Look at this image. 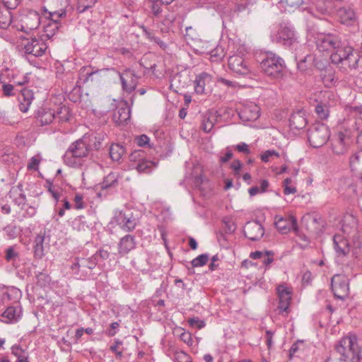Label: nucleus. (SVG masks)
<instances>
[{"instance_id":"obj_7","label":"nucleus","mask_w":362,"mask_h":362,"mask_svg":"<svg viewBox=\"0 0 362 362\" xmlns=\"http://www.w3.org/2000/svg\"><path fill=\"white\" fill-rule=\"evenodd\" d=\"M18 47L19 50L24 54L35 57L42 56L48 47L43 39L36 37L22 40Z\"/></svg>"},{"instance_id":"obj_59","label":"nucleus","mask_w":362,"mask_h":362,"mask_svg":"<svg viewBox=\"0 0 362 362\" xmlns=\"http://www.w3.org/2000/svg\"><path fill=\"white\" fill-rule=\"evenodd\" d=\"M1 90L3 91V94L5 96H12L15 95L14 86L12 84L9 83H2Z\"/></svg>"},{"instance_id":"obj_19","label":"nucleus","mask_w":362,"mask_h":362,"mask_svg":"<svg viewBox=\"0 0 362 362\" xmlns=\"http://www.w3.org/2000/svg\"><path fill=\"white\" fill-rule=\"evenodd\" d=\"M23 315L22 307L17 303L8 306L2 313V321L6 323H15L19 321Z\"/></svg>"},{"instance_id":"obj_34","label":"nucleus","mask_w":362,"mask_h":362,"mask_svg":"<svg viewBox=\"0 0 362 362\" xmlns=\"http://www.w3.org/2000/svg\"><path fill=\"white\" fill-rule=\"evenodd\" d=\"M338 16L342 24H349L355 18L354 11L351 8H341L338 10Z\"/></svg>"},{"instance_id":"obj_12","label":"nucleus","mask_w":362,"mask_h":362,"mask_svg":"<svg viewBox=\"0 0 362 362\" xmlns=\"http://www.w3.org/2000/svg\"><path fill=\"white\" fill-rule=\"evenodd\" d=\"M276 42L290 47L296 42L295 33L292 28L287 25H281L276 35Z\"/></svg>"},{"instance_id":"obj_2","label":"nucleus","mask_w":362,"mask_h":362,"mask_svg":"<svg viewBox=\"0 0 362 362\" xmlns=\"http://www.w3.org/2000/svg\"><path fill=\"white\" fill-rule=\"evenodd\" d=\"M86 139V138L82 136L69 145L63 157L66 165L76 168L83 165V158H86L90 152Z\"/></svg>"},{"instance_id":"obj_15","label":"nucleus","mask_w":362,"mask_h":362,"mask_svg":"<svg viewBox=\"0 0 362 362\" xmlns=\"http://www.w3.org/2000/svg\"><path fill=\"white\" fill-rule=\"evenodd\" d=\"M243 233L248 239L257 241L264 235V229L259 221H249L244 226Z\"/></svg>"},{"instance_id":"obj_20","label":"nucleus","mask_w":362,"mask_h":362,"mask_svg":"<svg viewBox=\"0 0 362 362\" xmlns=\"http://www.w3.org/2000/svg\"><path fill=\"white\" fill-rule=\"evenodd\" d=\"M339 192L346 198L356 196V186L351 178H342L339 181Z\"/></svg>"},{"instance_id":"obj_50","label":"nucleus","mask_w":362,"mask_h":362,"mask_svg":"<svg viewBox=\"0 0 362 362\" xmlns=\"http://www.w3.org/2000/svg\"><path fill=\"white\" fill-rule=\"evenodd\" d=\"M16 249V245L10 246L6 249L5 259L7 262H14L18 258L19 254Z\"/></svg>"},{"instance_id":"obj_25","label":"nucleus","mask_w":362,"mask_h":362,"mask_svg":"<svg viewBox=\"0 0 362 362\" xmlns=\"http://www.w3.org/2000/svg\"><path fill=\"white\" fill-rule=\"evenodd\" d=\"M135 74L133 71L126 70L120 74V80L124 90L132 92L136 88Z\"/></svg>"},{"instance_id":"obj_30","label":"nucleus","mask_w":362,"mask_h":362,"mask_svg":"<svg viewBox=\"0 0 362 362\" xmlns=\"http://www.w3.org/2000/svg\"><path fill=\"white\" fill-rule=\"evenodd\" d=\"M210 81L211 76L206 72L197 75L194 81L195 93L197 94L204 93L205 86L206 83H209Z\"/></svg>"},{"instance_id":"obj_52","label":"nucleus","mask_w":362,"mask_h":362,"mask_svg":"<svg viewBox=\"0 0 362 362\" xmlns=\"http://www.w3.org/2000/svg\"><path fill=\"white\" fill-rule=\"evenodd\" d=\"M37 284L41 287H45L48 286L51 281L50 276L45 272H39L36 275Z\"/></svg>"},{"instance_id":"obj_5","label":"nucleus","mask_w":362,"mask_h":362,"mask_svg":"<svg viewBox=\"0 0 362 362\" xmlns=\"http://www.w3.org/2000/svg\"><path fill=\"white\" fill-rule=\"evenodd\" d=\"M284 68V59L274 53H267L260 63L264 74L272 78H281Z\"/></svg>"},{"instance_id":"obj_56","label":"nucleus","mask_w":362,"mask_h":362,"mask_svg":"<svg viewBox=\"0 0 362 362\" xmlns=\"http://www.w3.org/2000/svg\"><path fill=\"white\" fill-rule=\"evenodd\" d=\"M39 206V203L36 201H34L33 202H31L27 208H25V214L28 217H33L37 213V209Z\"/></svg>"},{"instance_id":"obj_41","label":"nucleus","mask_w":362,"mask_h":362,"mask_svg":"<svg viewBox=\"0 0 362 362\" xmlns=\"http://www.w3.org/2000/svg\"><path fill=\"white\" fill-rule=\"evenodd\" d=\"M315 112L321 119H327L329 115V105L320 103L316 105Z\"/></svg>"},{"instance_id":"obj_35","label":"nucleus","mask_w":362,"mask_h":362,"mask_svg":"<svg viewBox=\"0 0 362 362\" xmlns=\"http://www.w3.org/2000/svg\"><path fill=\"white\" fill-rule=\"evenodd\" d=\"M135 246L134 237L131 235H127L122 238L119 243V252L127 253L131 250L134 249Z\"/></svg>"},{"instance_id":"obj_26","label":"nucleus","mask_w":362,"mask_h":362,"mask_svg":"<svg viewBox=\"0 0 362 362\" xmlns=\"http://www.w3.org/2000/svg\"><path fill=\"white\" fill-rule=\"evenodd\" d=\"M334 248L339 255L345 256L350 252V245L348 240L341 235L333 237Z\"/></svg>"},{"instance_id":"obj_58","label":"nucleus","mask_w":362,"mask_h":362,"mask_svg":"<svg viewBox=\"0 0 362 362\" xmlns=\"http://www.w3.org/2000/svg\"><path fill=\"white\" fill-rule=\"evenodd\" d=\"M140 28L142 30V33H143V35L147 38V39H149L151 40H154L155 42H157V44L160 45V46H162V44H163V42L160 40V39H156L154 37V36L153 35V33L151 32L150 30L147 29V28H146L145 26H144L143 25H140L139 26Z\"/></svg>"},{"instance_id":"obj_11","label":"nucleus","mask_w":362,"mask_h":362,"mask_svg":"<svg viewBox=\"0 0 362 362\" xmlns=\"http://www.w3.org/2000/svg\"><path fill=\"white\" fill-rule=\"evenodd\" d=\"M276 293L279 298L277 308L279 310V313H283L284 312L286 314L288 313L292 297L291 289L281 284L277 286Z\"/></svg>"},{"instance_id":"obj_43","label":"nucleus","mask_w":362,"mask_h":362,"mask_svg":"<svg viewBox=\"0 0 362 362\" xmlns=\"http://www.w3.org/2000/svg\"><path fill=\"white\" fill-rule=\"evenodd\" d=\"M98 72V70L93 71L90 66H83L80 69L79 78L86 83L89 81L90 78Z\"/></svg>"},{"instance_id":"obj_45","label":"nucleus","mask_w":362,"mask_h":362,"mask_svg":"<svg viewBox=\"0 0 362 362\" xmlns=\"http://www.w3.org/2000/svg\"><path fill=\"white\" fill-rule=\"evenodd\" d=\"M175 362H192L191 357L187 353L178 349L173 350Z\"/></svg>"},{"instance_id":"obj_60","label":"nucleus","mask_w":362,"mask_h":362,"mask_svg":"<svg viewBox=\"0 0 362 362\" xmlns=\"http://www.w3.org/2000/svg\"><path fill=\"white\" fill-rule=\"evenodd\" d=\"M149 141L150 139L146 134H141L139 136H137V145L139 146L151 148V145Z\"/></svg>"},{"instance_id":"obj_8","label":"nucleus","mask_w":362,"mask_h":362,"mask_svg":"<svg viewBox=\"0 0 362 362\" xmlns=\"http://www.w3.org/2000/svg\"><path fill=\"white\" fill-rule=\"evenodd\" d=\"M97 264V259L93 255L88 257H77L74 259L71 269L80 278H86L91 274V271Z\"/></svg>"},{"instance_id":"obj_39","label":"nucleus","mask_w":362,"mask_h":362,"mask_svg":"<svg viewBox=\"0 0 362 362\" xmlns=\"http://www.w3.org/2000/svg\"><path fill=\"white\" fill-rule=\"evenodd\" d=\"M124 150L122 146L119 144H113L109 149V153L111 159L114 161H118L124 154Z\"/></svg>"},{"instance_id":"obj_18","label":"nucleus","mask_w":362,"mask_h":362,"mask_svg":"<svg viewBox=\"0 0 362 362\" xmlns=\"http://www.w3.org/2000/svg\"><path fill=\"white\" fill-rule=\"evenodd\" d=\"M274 223L277 230L282 234L288 233L291 229L295 231L298 230L297 221L293 216L286 218L276 216Z\"/></svg>"},{"instance_id":"obj_42","label":"nucleus","mask_w":362,"mask_h":362,"mask_svg":"<svg viewBox=\"0 0 362 362\" xmlns=\"http://www.w3.org/2000/svg\"><path fill=\"white\" fill-rule=\"evenodd\" d=\"M322 81L326 86H332L336 81L334 71L331 69H325V74L322 76Z\"/></svg>"},{"instance_id":"obj_33","label":"nucleus","mask_w":362,"mask_h":362,"mask_svg":"<svg viewBox=\"0 0 362 362\" xmlns=\"http://www.w3.org/2000/svg\"><path fill=\"white\" fill-rule=\"evenodd\" d=\"M45 241V235L38 234L34 241L33 253L34 257L37 259H42L44 255V246L43 243Z\"/></svg>"},{"instance_id":"obj_6","label":"nucleus","mask_w":362,"mask_h":362,"mask_svg":"<svg viewBox=\"0 0 362 362\" xmlns=\"http://www.w3.org/2000/svg\"><path fill=\"white\" fill-rule=\"evenodd\" d=\"M329 136V129L323 123L316 122L308 130V140L313 148H320L324 146Z\"/></svg>"},{"instance_id":"obj_47","label":"nucleus","mask_w":362,"mask_h":362,"mask_svg":"<svg viewBox=\"0 0 362 362\" xmlns=\"http://www.w3.org/2000/svg\"><path fill=\"white\" fill-rule=\"evenodd\" d=\"M154 165V163L151 160H141L137 163V171L148 173L151 171Z\"/></svg>"},{"instance_id":"obj_55","label":"nucleus","mask_w":362,"mask_h":362,"mask_svg":"<svg viewBox=\"0 0 362 362\" xmlns=\"http://www.w3.org/2000/svg\"><path fill=\"white\" fill-rule=\"evenodd\" d=\"M304 349V344H303V341H297L296 343H294L290 350H289V357L290 358H292L293 357H294L295 356H296V354L298 352V351L300 350H303Z\"/></svg>"},{"instance_id":"obj_63","label":"nucleus","mask_w":362,"mask_h":362,"mask_svg":"<svg viewBox=\"0 0 362 362\" xmlns=\"http://www.w3.org/2000/svg\"><path fill=\"white\" fill-rule=\"evenodd\" d=\"M66 16V11L64 10L49 12L50 21L59 22V18Z\"/></svg>"},{"instance_id":"obj_9","label":"nucleus","mask_w":362,"mask_h":362,"mask_svg":"<svg viewBox=\"0 0 362 362\" xmlns=\"http://www.w3.org/2000/svg\"><path fill=\"white\" fill-rule=\"evenodd\" d=\"M341 230L344 234L352 238L356 247L361 246L359 239L361 235L358 233V220L351 214H346L341 221Z\"/></svg>"},{"instance_id":"obj_17","label":"nucleus","mask_w":362,"mask_h":362,"mask_svg":"<svg viewBox=\"0 0 362 362\" xmlns=\"http://www.w3.org/2000/svg\"><path fill=\"white\" fill-rule=\"evenodd\" d=\"M40 25V14L35 11H29L22 19L21 30L25 33L34 30Z\"/></svg>"},{"instance_id":"obj_36","label":"nucleus","mask_w":362,"mask_h":362,"mask_svg":"<svg viewBox=\"0 0 362 362\" xmlns=\"http://www.w3.org/2000/svg\"><path fill=\"white\" fill-rule=\"evenodd\" d=\"M11 9L8 8H0V28L6 29L11 23Z\"/></svg>"},{"instance_id":"obj_3","label":"nucleus","mask_w":362,"mask_h":362,"mask_svg":"<svg viewBox=\"0 0 362 362\" xmlns=\"http://www.w3.org/2000/svg\"><path fill=\"white\" fill-rule=\"evenodd\" d=\"M316 45L320 51L332 52L330 60L334 63V56L339 54V52L349 45L346 40H342L340 35L337 33H327L320 35L316 41Z\"/></svg>"},{"instance_id":"obj_1","label":"nucleus","mask_w":362,"mask_h":362,"mask_svg":"<svg viewBox=\"0 0 362 362\" xmlns=\"http://www.w3.org/2000/svg\"><path fill=\"white\" fill-rule=\"evenodd\" d=\"M335 354L339 356L341 361L360 362L362 358L361 349L358 344L355 335L343 337L335 346Z\"/></svg>"},{"instance_id":"obj_22","label":"nucleus","mask_w":362,"mask_h":362,"mask_svg":"<svg viewBox=\"0 0 362 362\" xmlns=\"http://www.w3.org/2000/svg\"><path fill=\"white\" fill-rule=\"evenodd\" d=\"M307 124L305 111L303 109L295 111L289 119V125L292 129H303Z\"/></svg>"},{"instance_id":"obj_51","label":"nucleus","mask_w":362,"mask_h":362,"mask_svg":"<svg viewBox=\"0 0 362 362\" xmlns=\"http://www.w3.org/2000/svg\"><path fill=\"white\" fill-rule=\"evenodd\" d=\"M214 122L211 119L210 117L206 114L203 117L201 128L206 132L209 133L214 128Z\"/></svg>"},{"instance_id":"obj_46","label":"nucleus","mask_w":362,"mask_h":362,"mask_svg":"<svg viewBox=\"0 0 362 362\" xmlns=\"http://www.w3.org/2000/svg\"><path fill=\"white\" fill-rule=\"evenodd\" d=\"M214 62H220L224 57L225 52L222 47L217 46L208 52Z\"/></svg>"},{"instance_id":"obj_23","label":"nucleus","mask_w":362,"mask_h":362,"mask_svg":"<svg viewBox=\"0 0 362 362\" xmlns=\"http://www.w3.org/2000/svg\"><path fill=\"white\" fill-rule=\"evenodd\" d=\"M35 117L41 126L47 125L56 118L55 112L49 108L40 107L35 112Z\"/></svg>"},{"instance_id":"obj_53","label":"nucleus","mask_w":362,"mask_h":362,"mask_svg":"<svg viewBox=\"0 0 362 362\" xmlns=\"http://www.w3.org/2000/svg\"><path fill=\"white\" fill-rule=\"evenodd\" d=\"M209 257L208 254H202L192 259L191 264L193 267H202L209 261Z\"/></svg>"},{"instance_id":"obj_40","label":"nucleus","mask_w":362,"mask_h":362,"mask_svg":"<svg viewBox=\"0 0 362 362\" xmlns=\"http://www.w3.org/2000/svg\"><path fill=\"white\" fill-rule=\"evenodd\" d=\"M117 182V176L114 173L108 174L100 184L101 189H106L114 187Z\"/></svg>"},{"instance_id":"obj_24","label":"nucleus","mask_w":362,"mask_h":362,"mask_svg":"<svg viewBox=\"0 0 362 362\" xmlns=\"http://www.w3.org/2000/svg\"><path fill=\"white\" fill-rule=\"evenodd\" d=\"M117 223L126 231H131L136 227L134 218H128L124 214L119 212L113 217L112 223Z\"/></svg>"},{"instance_id":"obj_13","label":"nucleus","mask_w":362,"mask_h":362,"mask_svg":"<svg viewBox=\"0 0 362 362\" xmlns=\"http://www.w3.org/2000/svg\"><path fill=\"white\" fill-rule=\"evenodd\" d=\"M228 66L237 74L245 76L250 72L247 62L240 55H233L228 59Z\"/></svg>"},{"instance_id":"obj_29","label":"nucleus","mask_w":362,"mask_h":362,"mask_svg":"<svg viewBox=\"0 0 362 362\" xmlns=\"http://www.w3.org/2000/svg\"><path fill=\"white\" fill-rule=\"evenodd\" d=\"M20 293V290L16 288L1 285L0 303L18 298Z\"/></svg>"},{"instance_id":"obj_38","label":"nucleus","mask_w":362,"mask_h":362,"mask_svg":"<svg viewBox=\"0 0 362 362\" xmlns=\"http://www.w3.org/2000/svg\"><path fill=\"white\" fill-rule=\"evenodd\" d=\"M59 28V23L54 21H49L44 27V34L42 37L50 39L53 37Z\"/></svg>"},{"instance_id":"obj_28","label":"nucleus","mask_w":362,"mask_h":362,"mask_svg":"<svg viewBox=\"0 0 362 362\" xmlns=\"http://www.w3.org/2000/svg\"><path fill=\"white\" fill-rule=\"evenodd\" d=\"M33 98V93L31 90L27 88L21 90L18 95L19 108L21 112H26L28 110Z\"/></svg>"},{"instance_id":"obj_62","label":"nucleus","mask_w":362,"mask_h":362,"mask_svg":"<svg viewBox=\"0 0 362 362\" xmlns=\"http://www.w3.org/2000/svg\"><path fill=\"white\" fill-rule=\"evenodd\" d=\"M362 125V119L360 118L355 122L354 126V131H356L357 134V143L362 145V129L360 131V126Z\"/></svg>"},{"instance_id":"obj_31","label":"nucleus","mask_w":362,"mask_h":362,"mask_svg":"<svg viewBox=\"0 0 362 362\" xmlns=\"http://www.w3.org/2000/svg\"><path fill=\"white\" fill-rule=\"evenodd\" d=\"M315 8L321 14H330L334 10V4L332 0H317Z\"/></svg>"},{"instance_id":"obj_44","label":"nucleus","mask_w":362,"mask_h":362,"mask_svg":"<svg viewBox=\"0 0 362 362\" xmlns=\"http://www.w3.org/2000/svg\"><path fill=\"white\" fill-rule=\"evenodd\" d=\"M97 0H78L76 11L78 13H81L92 8Z\"/></svg>"},{"instance_id":"obj_64","label":"nucleus","mask_w":362,"mask_h":362,"mask_svg":"<svg viewBox=\"0 0 362 362\" xmlns=\"http://www.w3.org/2000/svg\"><path fill=\"white\" fill-rule=\"evenodd\" d=\"M234 148L238 152L243 153L246 155L250 154L251 153L249 146L244 142H241L234 146Z\"/></svg>"},{"instance_id":"obj_14","label":"nucleus","mask_w":362,"mask_h":362,"mask_svg":"<svg viewBox=\"0 0 362 362\" xmlns=\"http://www.w3.org/2000/svg\"><path fill=\"white\" fill-rule=\"evenodd\" d=\"M130 107L127 102L118 103L112 115V119L117 125L127 124L130 119Z\"/></svg>"},{"instance_id":"obj_21","label":"nucleus","mask_w":362,"mask_h":362,"mask_svg":"<svg viewBox=\"0 0 362 362\" xmlns=\"http://www.w3.org/2000/svg\"><path fill=\"white\" fill-rule=\"evenodd\" d=\"M238 115L244 122L255 121L259 117V107L254 104L246 105L240 109Z\"/></svg>"},{"instance_id":"obj_49","label":"nucleus","mask_w":362,"mask_h":362,"mask_svg":"<svg viewBox=\"0 0 362 362\" xmlns=\"http://www.w3.org/2000/svg\"><path fill=\"white\" fill-rule=\"evenodd\" d=\"M12 354L17 357L18 362H29L25 351L19 346H13Z\"/></svg>"},{"instance_id":"obj_37","label":"nucleus","mask_w":362,"mask_h":362,"mask_svg":"<svg viewBox=\"0 0 362 362\" xmlns=\"http://www.w3.org/2000/svg\"><path fill=\"white\" fill-rule=\"evenodd\" d=\"M151 54H145L139 62V66L141 68L144 69V74H149L150 72H153L156 64L154 62H149V57Z\"/></svg>"},{"instance_id":"obj_57","label":"nucleus","mask_w":362,"mask_h":362,"mask_svg":"<svg viewBox=\"0 0 362 362\" xmlns=\"http://www.w3.org/2000/svg\"><path fill=\"white\" fill-rule=\"evenodd\" d=\"M187 322L191 327H195L199 329L204 327L206 325L205 322L197 317L188 319Z\"/></svg>"},{"instance_id":"obj_27","label":"nucleus","mask_w":362,"mask_h":362,"mask_svg":"<svg viewBox=\"0 0 362 362\" xmlns=\"http://www.w3.org/2000/svg\"><path fill=\"white\" fill-rule=\"evenodd\" d=\"M83 137L86 138V141L88 144L87 146L89 148V151L99 150L104 139V135L101 133L85 134Z\"/></svg>"},{"instance_id":"obj_4","label":"nucleus","mask_w":362,"mask_h":362,"mask_svg":"<svg viewBox=\"0 0 362 362\" xmlns=\"http://www.w3.org/2000/svg\"><path fill=\"white\" fill-rule=\"evenodd\" d=\"M361 56L358 53L354 52V48L349 45L345 47L343 52L340 51L339 54L334 56V64L344 73L349 70L356 69Z\"/></svg>"},{"instance_id":"obj_61","label":"nucleus","mask_w":362,"mask_h":362,"mask_svg":"<svg viewBox=\"0 0 362 362\" xmlns=\"http://www.w3.org/2000/svg\"><path fill=\"white\" fill-rule=\"evenodd\" d=\"M4 231L9 239H13L17 236V230L15 226L8 225L4 228Z\"/></svg>"},{"instance_id":"obj_48","label":"nucleus","mask_w":362,"mask_h":362,"mask_svg":"<svg viewBox=\"0 0 362 362\" xmlns=\"http://www.w3.org/2000/svg\"><path fill=\"white\" fill-rule=\"evenodd\" d=\"M58 119L59 122H64L69 120L70 112L69 107L66 106L60 107L57 110V115L55 119Z\"/></svg>"},{"instance_id":"obj_16","label":"nucleus","mask_w":362,"mask_h":362,"mask_svg":"<svg viewBox=\"0 0 362 362\" xmlns=\"http://www.w3.org/2000/svg\"><path fill=\"white\" fill-rule=\"evenodd\" d=\"M332 148L337 155H341L346 152L349 142V136L342 132L335 134L332 139Z\"/></svg>"},{"instance_id":"obj_32","label":"nucleus","mask_w":362,"mask_h":362,"mask_svg":"<svg viewBox=\"0 0 362 362\" xmlns=\"http://www.w3.org/2000/svg\"><path fill=\"white\" fill-rule=\"evenodd\" d=\"M349 163L351 170L356 172L359 176H362V151L352 155Z\"/></svg>"},{"instance_id":"obj_10","label":"nucleus","mask_w":362,"mask_h":362,"mask_svg":"<svg viewBox=\"0 0 362 362\" xmlns=\"http://www.w3.org/2000/svg\"><path fill=\"white\" fill-rule=\"evenodd\" d=\"M349 280L344 274H335L331 280V289L335 298L344 300L349 293Z\"/></svg>"},{"instance_id":"obj_54","label":"nucleus","mask_w":362,"mask_h":362,"mask_svg":"<svg viewBox=\"0 0 362 362\" xmlns=\"http://www.w3.org/2000/svg\"><path fill=\"white\" fill-rule=\"evenodd\" d=\"M236 11H243L250 9L253 6V3L250 0H235Z\"/></svg>"}]
</instances>
